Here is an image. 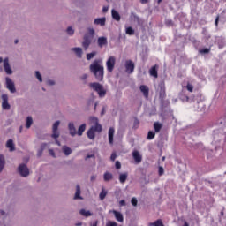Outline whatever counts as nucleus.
Listing matches in <instances>:
<instances>
[{"label":"nucleus","instance_id":"obj_20","mask_svg":"<svg viewBox=\"0 0 226 226\" xmlns=\"http://www.w3.org/2000/svg\"><path fill=\"white\" fill-rule=\"evenodd\" d=\"M69 132H70V135H72V137H75V135H77V130L75 129V124H73V123H69Z\"/></svg>","mask_w":226,"mask_h":226},{"label":"nucleus","instance_id":"obj_5","mask_svg":"<svg viewBox=\"0 0 226 226\" xmlns=\"http://www.w3.org/2000/svg\"><path fill=\"white\" fill-rule=\"evenodd\" d=\"M106 68L109 73L114 72V68H116V56H112L108 58L106 61Z\"/></svg>","mask_w":226,"mask_h":226},{"label":"nucleus","instance_id":"obj_1","mask_svg":"<svg viewBox=\"0 0 226 226\" xmlns=\"http://www.w3.org/2000/svg\"><path fill=\"white\" fill-rule=\"evenodd\" d=\"M89 70L98 82H102V80H103L105 68L103 67V61L102 59L94 60L89 66Z\"/></svg>","mask_w":226,"mask_h":226},{"label":"nucleus","instance_id":"obj_36","mask_svg":"<svg viewBox=\"0 0 226 226\" xmlns=\"http://www.w3.org/2000/svg\"><path fill=\"white\" fill-rule=\"evenodd\" d=\"M94 56H96V52H92V53H87V61H91V59H93V57H94Z\"/></svg>","mask_w":226,"mask_h":226},{"label":"nucleus","instance_id":"obj_48","mask_svg":"<svg viewBox=\"0 0 226 226\" xmlns=\"http://www.w3.org/2000/svg\"><path fill=\"white\" fill-rule=\"evenodd\" d=\"M49 153L50 156H52L53 158H56V153L52 149H49Z\"/></svg>","mask_w":226,"mask_h":226},{"label":"nucleus","instance_id":"obj_28","mask_svg":"<svg viewBox=\"0 0 226 226\" xmlns=\"http://www.w3.org/2000/svg\"><path fill=\"white\" fill-rule=\"evenodd\" d=\"M72 50L78 57H82V48H72Z\"/></svg>","mask_w":226,"mask_h":226},{"label":"nucleus","instance_id":"obj_6","mask_svg":"<svg viewBox=\"0 0 226 226\" xmlns=\"http://www.w3.org/2000/svg\"><path fill=\"white\" fill-rule=\"evenodd\" d=\"M18 171L22 177H27V176H29V169L26 164H20L18 168Z\"/></svg>","mask_w":226,"mask_h":226},{"label":"nucleus","instance_id":"obj_51","mask_svg":"<svg viewBox=\"0 0 226 226\" xmlns=\"http://www.w3.org/2000/svg\"><path fill=\"white\" fill-rule=\"evenodd\" d=\"M89 158H94H94H95L94 154L87 155V157L85 158V160H89Z\"/></svg>","mask_w":226,"mask_h":226},{"label":"nucleus","instance_id":"obj_31","mask_svg":"<svg viewBox=\"0 0 226 226\" xmlns=\"http://www.w3.org/2000/svg\"><path fill=\"white\" fill-rule=\"evenodd\" d=\"M108 193L109 192H107V190L102 188L101 193L99 194V197H100L101 200H103L105 199V197H107Z\"/></svg>","mask_w":226,"mask_h":226},{"label":"nucleus","instance_id":"obj_26","mask_svg":"<svg viewBox=\"0 0 226 226\" xmlns=\"http://www.w3.org/2000/svg\"><path fill=\"white\" fill-rule=\"evenodd\" d=\"M63 153L65 154V156H70L72 153V148H70L68 146H64L62 147Z\"/></svg>","mask_w":226,"mask_h":226},{"label":"nucleus","instance_id":"obj_58","mask_svg":"<svg viewBox=\"0 0 226 226\" xmlns=\"http://www.w3.org/2000/svg\"><path fill=\"white\" fill-rule=\"evenodd\" d=\"M83 79H87V74H84V75H83Z\"/></svg>","mask_w":226,"mask_h":226},{"label":"nucleus","instance_id":"obj_7","mask_svg":"<svg viewBox=\"0 0 226 226\" xmlns=\"http://www.w3.org/2000/svg\"><path fill=\"white\" fill-rule=\"evenodd\" d=\"M60 123H61V122L56 121V122H55V124H53V127H52V132H53V133H52V135H51L52 139H59V131H57V130H58V128H59Z\"/></svg>","mask_w":226,"mask_h":226},{"label":"nucleus","instance_id":"obj_34","mask_svg":"<svg viewBox=\"0 0 226 226\" xmlns=\"http://www.w3.org/2000/svg\"><path fill=\"white\" fill-rule=\"evenodd\" d=\"M126 34H129L130 36H133L135 34V30L132 26H129L125 30Z\"/></svg>","mask_w":226,"mask_h":226},{"label":"nucleus","instance_id":"obj_46","mask_svg":"<svg viewBox=\"0 0 226 226\" xmlns=\"http://www.w3.org/2000/svg\"><path fill=\"white\" fill-rule=\"evenodd\" d=\"M115 167L117 170H119V169H121V162H119V161H117L115 163Z\"/></svg>","mask_w":226,"mask_h":226},{"label":"nucleus","instance_id":"obj_54","mask_svg":"<svg viewBox=\"0 0 226 226\" xmlns=\"http://www.w3.org/2000/svg\"><path fill=\"white\" fill-rule=\"evenodd\" d=\"M107 11H109V6H104V7L102 8V12H103V13H107Z\"/></svg>","mask_w":226,"mask_h":226},{"label":"nucleus","instance_id":"obj_3","mask_svg":"<svg viewBox=\"0 0 226 226\" xmlns=\"http://www.w3.org/2000/svg\"><path fill=\"white\" fill-rule=\"evenodd\" d=\"M93 38H94V30L93 28H88V32L85 34L82 42V47L85 50L89 49V46L93 41Z\"/></svg>","mask_w":226,"mask_h":226},{"label":"nucleus","instance_id":"obj_4","mask_svg":"<svg viewBox=\"0 0 226 226\" xmlns=\"http://www.w3.org/2000/svg\"><path fill=\"white\" fill-rule=\"evenodd\" d=\"M89 87L95 91V93L99 94L100 98H104V96L107 94V90H105V88H103V86L98 82L89 83Z\"/></svg>","mask_w":226,"mask_h":226},{"label":"nucleus","instance_id":"obj_11","mask_svg":"<svg viewBox=\"0 0 226 226\" xmlns=\"http://www.w3.org/2000/svg\"><path fill=\"white\" fill-rule=\"evenodd\" d=\"M4 72L7 73V75H11V73H13L11 67H10V62H9L8 58H4Z\"/></svg>","mask_w":226,"mask_h":226},{"label":"nucleus","instance_id":"obj_53","mask_svg":"<svg viewBox=\"0 0 226 226\" xmlns=\"http://www.w3.org/2000/svg\"><path fill=\"white\" fill-rule=\"evenodd\" d=\"M219 21H220V16H217V17L215 18V22L216 27H218V22H219Z\"/></svg>","mask_w":226,"mask_h":226},{"label":"nucleus","instance_id":"obj_50","mask_svg":"<svg viewBox=\"0 0 226 226\" xmlns=\"http://www.w3.org/2000/svg\"><path fill=\"white\" fill-rule=\"evenodd\" d=\"M119 206L123 207V206H126V201L124 200H121L119 201Z\"/></svg>","mask_w":226,"mask_h":226},{"label":"nucleus","instance_id":"obj_13","mask_svg":"<svg viewBox=\"0 0 226 226\" xmlns=\"http://www.w3.org/2000/svg\"><path fill=\"white\" fill-rule=\"evenodd\" d=\"M114 133H116V130L114 129V127H110L108 132L109 143L110 144V146H114Z\"/></svg>","mask_w":226,"mask_h":226},{"label":"nucleus","instance_id":"obj_60","mask_svg":"<svg viewBox=\"0 0 226 226\" xmlns=\"http://www.w3.org/2000/svg\"><path fill=\"white\" fill-rule=\"evenodd\" d=\"M162 1H163V0H157L158 4H160V3H162Z\"/></svg>","mask_w":226,"mask_h":226},{"label":"nucleus","instance_id":"obj_18","mask_svg":"<svg viewBox=\"0 0 226 226\" xmlns=\"http://www.w3.org/2000/svg\"><path fill=\"white\" fill-rule=\"evenodd\" d=\"M111 17L113 20H116L117 22H119L121 20V15L115 9L111 10Z\"/></svg>","mask_w":226,"mask_h":226},{"label":"nucleus","instance_id":"obj_42","mask_svg":"<svg viewBox=\"0 0 226 226\" xmlns=\"http://www.w3.org/2000/svg\"><path fill=\"white\" fill-rule=\"evenodd\" d=\"M66 31H67V34H69L71 36L73 35V34L75 33V30H73L72 26H69Z\"/></svg>","mask_w":226,"mask_h":226},{"label":"nucleus","instance_id":"obj_41","mask_svg":"<svg viewBox=\"0 0 226 226\" xmlns=\"http://www.w3.org/2000/svg\"><path fill=\"white\" fill-rule=\"evenodd\" d=\"M200 54H209V52H211L210 49L205 48L201 50H200Z\"/></svg>","mask_w":226,"mask_h":226},{"label":"nucleus","instance_id":"obj_40","mask_svg":"<svg viewBox=\"0 0 226 226\" xmlns=\"http://www.w3.org/2000/svg\"><path fill=\"white\" fill-rule=\"evenodd\" d=\"M186 89H187V91H189V93H193V85L187 84Z\"/></svg>","mask_w":226,"mask_h":226},{"label":"nucleus","instance_id":"obj_9","mask_svg":"<svg viewBox=\"0 0 226 226\" xmlns=\"http://www.w3.org/2000/svg\"><path fill=\"white\" fill-rule=\"evenodd\" d=\"M2 100H3L2 109L4 110H10L11 106H10V103H8V95L3 94L2 95Z\"/></svg>","mask_w":226,"mask_h":226},{"label":"nucleus","instance_id":"obj_19","mask_svg":"<svg viewBox=\"0 0 226 226\" xmlns=\"http://www.w3.org/2000/svg\"><path fill=\"white\" fill-rule=\"evenodd\" d=\"M114 216L117 220V222H124V217H123V214L121 212H117L116 210L113 211Z\"/></svg>","mask_w":226,"mask_h":226},{"label":"nucleus","instance_id":"obj_44","mask_svg":"<svg viewBox=\"0 0 226 226\" xmlns=\"http://www.w3.org/2000/svg\"><path fill=\"white\" fill-rule=\"evenodd\" d=\"M116 158H117V154H116V152H113L110 156L111 162H116Z\"/></svg>","mask_w":226,"mask_h":226},{"label":"nucleus","instance_id":"obj_33","mask_svg":"<svg viewBox=\"0 0 226 226\" xmlns=\"http://www.w3.org/2000/svg\"><path fill=\"white\" fill-rule=\"evenodd\" d=\"M74 199H82V197H80V185L76 186V193Z\"/></svg>","mask_w":226,"mask_h":226},{"label":"nucleus","instance_id":"obj_61","mask_svg":"<svg viewBox=\"0 0 226 226\" xmlns=\"http://www.w3.org/2000/svg\"><path fill=\"white\" fill-rule=\"evenodd\" d=\"M98 103L94 104V110H96V107H97Z\"/></svg>","mask_w":226,"mask_h":226},{"label":"nucleus","instance_id":"obj_24","mask_svg":"<svg viewBox=\"0 0 226 226\" xmlns=\"http://www.w3.org/2000/svg\"><path fill=\"white\" fill-rule=\"evenodd\" d=\"M6 147H8L10 151H15V144H13V139H9L7 141Z\"/></svg>","mask_w":226,"mask_h":226},{"label":"nucleus","instance_id":"obj_49","mask_svg":"<svg viewBox=\"0 0 226 226\" xmlns=\"http://www.w3.org/2000/svg\"><path fill=\"white\" fill-rule=\"evenodd\" d=\"M163 172H164L163 167H159V176H163Z\"/></svg>","mask_w":226,"mask_h":226},{"label":"nucleus","instance_id":"obj_38","mask_svg":"<svg viewBox=\"0 0 226 226\" xmlns=\"http://www.w3.org/2000/svg\"><path fill=\"white\" fill-rule=\"evenodd\" d=\"M221 20L222 22H226V11H223L222 13H221Z\"/></svg>","mask_w":226,"mask_h":226},{"label":"nucleus","instance_id":"obj_35","mask_svg":"<svg viewBox=\"0 0 226 226\" xmlns=\"http://www.w3.org/2000/svg\"><path fill=\"white\" fill-rule=\"evenodd\" d=\"M32 124H33V117H26V128H31V125H32Z\"/></svg>","mask_w":226,"mask_h":226},{"label":"nucleus","instance_id":"obj_55","mask_svg":"<svg viewBox=\"0 0 226 226\" xmlns=\"http://www.w3.org/2000/svg\"><path fill=\"white\" fill-rule=\"evenodd\" d=\"M141 4H147L149 3V0H140Z\"/></svg>","mask_w":226,"mask_h":226},{"label":"nucleus","instance_id":"obj_27","mask_svg":"<svg viewBox=\"0 0 226 226\" xmlns=\"http://www.w3.org/2000/svg\"><path fill=\"white\" fill-rule=\"evenodd\" d=\"M6 163L4 160V155L0 154V172H3V169H4V164Z\"/></svg>","mask_w":226,"mask_h":226},{"label":"nucleus","instance_id":"obj_22","mask_svg":"<svg viewBox=\"0 0 226 226\" xmlns=\"http://www.w3.org/2000/svg\"><path fill=\"white\" fill-rule=\"evenodd\" d=\"M162 127H163V124H162L160 122L154 123V128L155 133H159V132L162 130Z\"/></svg>","mask_w":226,"mask_h":226},{"label":"nucleus","instance_id":"obj_43","mask_svg":"<svg viewBox=\"0 0 226 226\" xmlns=\"http://www.w3.org/2000/svg\"><path fill=\"white\" fill-rule=\"evenodd\" d=\"M138 202L137 198H132L131 204L134 206V207H137Z\"/></svg>","mask_w":226,"mask_h":226},{"label":"nucleus","instance_id":"obj_16","mask_svg":"<svg viewBox=\"0 0 226 226\" xmlns=\"http://www.w3.org/2000/svg\"><path fill=\"white\" fill-rule=\"evenodd\" d=\"M139 89L141 93H143V96H145V98H149V87L147 86L141 85Z\"/></svg>","mask_w":226,"mask_h":226},{"label":"nucleus","instance_id":"obj_12","mask_svg":"<svg viewBox=\"0 0 226 226\" xmlns=\"http://www.w3.org/2000/svg\"><path fill=\"white\" fill-rule=\"evenodd\" d=\"M6 86H7V89H9L11 93H15V91H17L15 89V83H13V81L10 78H6Z\"/></svg>","mask_w":226,"mask_h":226},{"label":"nucleus","instance_id":"obj_21","mask_svg":"<svg viewBox=\"0 0 226 226\" xmlns=\"http://www.w3.org/2000/svg\"><path fill=\"white\" fill-rule=\"evenodd\" d=\"M79 215H81V216H85V218H89V216H93V213H91V211L89 210L87 211L84 208L79 210Z\"/></svg>","mask_w":226,"mask_h":226},{"label":"nucleus","instance_id":"obj_45","mask_svg":"<svg viewBox=\"0 0 226 226\" xmlns=\"http://www.w3.org/2000/svg\"><path fill=\"white\" fill-rule=\"evenodd\" d=\"M106 226H117V223L115 222H112V221H109V222L106 223Z\"/></svg>","mask_w":226,"mask_h":226},{"label":"nucleus","instance_id":"obj_56","mask_svg":"<svg viewBox=\"0 0 226 226\" xmlns=\"http://www.w3.org/2000/svg\"><path fill=\"white\" fill-rule=\"evenodd\" d=\"M91 181H95L96 180V176L93 175L91 177H90Z\"/></svg>","mask_w":226,"mask_h":226},{"label":"nucleus","instance_id":"obj_57","mask_svg":"<svg viewBox=\"0 0 226 226\" xmlns=\"http://www.w3.org/2000/svg\"><path fill=\"white\" fill-rule=\"evenodd\" d=\"M93 226H98V221H95V222L93 223Z\"/></svg>","mask_w":226,"mask_h":226},{"label":"nucleus","instance_id":"obj_8","mask_svg":"<svg viewBox=\"0 0 226 226\" xmlns=\"http://www.w3.org/2000/svg\"><path fill=\"white\" fill-rule=\"evenodd\" d=\"M134 71H135V64L132 60H127L125 62V72H126V73L131 74Z\"/></svg>","mask_w":226,"mask_h":226},{"label":"nucleus","instance_id":"obj_17","mask_svg":"<svg viewBox=\"0 0 226 226\" xmlns=\"http://www.w3.org/2000/svg\"><path fill=\"white\" fill-rule=\"evenodd\" d=\"M106 22H107V18H105V17L104 18H97L94 19V24L95 26H105Z\"/></svg>","mask_w":226,"mask_h":226},{"label":"nucleus","instance_id":"obj_29","mask_svg":"<svg viewBox=\"0 0 226 226\" xmlns=\"http://www.w3.org/2000/svg\"><path fill=\"white\" fill-rule=\"evenodd\" d=\"M160 87V96H165V83H161L159 85Z\"/></svg>","mask_w":226,"mask_h":226},{"label":"nucleus","instance_id":"obj_39","mask_svg":"<svg viewBox=\"0 0 226 226\" xmlns=\"http://www.w3.org/2000/svg\"><path fill=\"white\" fill-rule=\"evenodd\" d=\"M166 26H168V27H172V26H174V21H172V19H168L165 22Z\"/></svg>","mask_w":226,"mask_h":226},{"label":"nucleus","instance_id":"obj_14","mask_svg":"<svg viewBox=\"0 0 226 226\" xmlns=\"http://www.w3.org/2000/svg\"><path fill=\"white\" fill-rule=\"evenodd\" d=\"M109 42L107 41V37L102 36L97 39V45L100 49H103L105 45H107Z\"/></svg>","mask_w":226,"mask_h":226},{"label":"nucleus","instance_id":"obj_59","mask_svg":"<svg viewBox=\"0 0 226 226\" xmlns=\"http://www.w3.org/2000/svg\"><path fill=\"white\" fill-rule=\"evenodd\" d=\"M183 226H190V224H188L186 222H185Z\"/></svg>","mask_w":226,"mask_h":226},{"label":"nucleus","instance_id":"obj_2","mask_svg":"<svg viewBox=\"0 0 226 226\" xmlns=\"http://www.w3.org/2000/svg\"><path fill=\"white\" fill-rule=\"evenodd\" d=\"M89 121L91 124H94V126H92L87 131V135L90 140H94V137H96L94 132H98V133H100L102 132V124L98 123V117H90Z\"/></svg>","mask_w":226,"mask_h":226},{"label":"nucleus","instance_id":"obj_23","mask_svg":"<svg viewBox=\"0 0 226 226\" xmlns=\"http://www.w3.org/2000/svg\"><path fill=\"white\" fill-rule=\"evenodd\" d=\"M114 178V176L112 175V173L109 172V171H106L104 173V176H103V179L104 181L108 182V181H111V179Z\"/></svg>","mask_w":226,"mask_h":226},{"label":"nucleus","instance_id":"obj_63","mask_svg":"<svg viewBox=\"0 0 226 226\" xmlns=\"http://www.w3.org/2000/svg\"><path fill=\"white\" fill-rule=\"evenodd\" d=\"M0 63H3V57H0Z\"/></svg>","mask_w":226,"mask_h":226},{"label":"nucleus","instance_id":"obj_30","mask_svg":"<svg viewBox=\"0 0 226 226\" xmlns=\"http://www.w3.org/2000/svg\"><path fill=\"white\" fill-rule=\"evenodd\" d=\"M86 132V124H81L78 129V135H82Z\"/></svg>","mask_w":226,"mask_h":226},{"label":"nucleus","instance_id":"obj_62","mask_svg":"<svg viewBox=\"0 0 226 226\" xmlns=\"http://www.w3.org/2000/svg\"><path fill=\"white\" fill-rule=\"evenodd\" d=\"M14 43H15V44L19 43V40H16V41H14Z\"/></svg>","mask_w":226,"mask_h":226},{"label":"nucleus","instance_id":"obj_52","mask_svg":"<svg viewBox=\"0 0 226 226\" xmlns=\"http://www.w3.org/2000/svg\"><path fill=\"white\" fill-rule=\"evenodd\" d=\"M54 84H56V83L54 82V80H50V79H49V80L47 81V85H48V86H54Z\"/></svg>","mask_w":226,"mask_h":226},{"label":"nucleus","instance_id":"obj_25","mask_svg":"<svg viewBox=\"0 0 226 226\" xmlns=\"http://www.w3.org/2000/svg\"><path fill=\"white\" fill-rule=\"evenodd\" d=\"M126 179H128V173L127 172L122 173V174L119 175L120 183H122V184L126 183Z\"/></svg>","mask_w":226,"mask_h":226},{"label":"nucleus","instance_id":"obj_32","mask_svg":"<svg viewBox=\"0 0 226 226\" xmlns=\"http://www.w3.org/2000/svg\"><path fill=\"white\" fill-rule=\"evenodd\" d=\"M154 137H156V132H153V131H149L148 134H147V140H153V139H154Z\"/></svg>","mask_w":226,"mask_h":226},{"label":"nucleus","instance_id":"obj_47","mask_svg":"<svg viewBox=\"0 0 226 226\" xmlns=\"http://www.w3.org/2000/svg\"><path fill=\"white\" fill-rule=\"evenodd\" d=\"M139 124H140V122L139 121V119H135L134 120V128H139Z\"/></svg>","mask_w":226,"mask_h":226},{"label":"nucleus","instance_id":"obj_15","mask_svg":"<svg viewBox=\"0 0 226 226\" xmlns=\"http://www.w3.org/2000/svg\"><path fill=\"white\" fill-rule=\"evenodd\" d=\"M149 73L151 77H154V79H158V66L156 64L152 66L149 70Z\"/></svg>","mask_w":226,"mask_h":226},{"label":"nucleus","instance_id":"obj_37","mask_svg":"<svg viewBox=\"0 0 226 226\" xmlns=\"http://www.w3.org/2000/svg\"><path fill=\"white\" fill-rule=\"evenodd\" d=\"M35 77L38 79L39 82H43V79L41 78V74H40L39 71L35 72Z\"/></svg>","mask_w":226,"mask_h":226},{"label":"nucleus","instance_id":"obj_10","mask_svg":"<svg viewBox=\"0 0 226 226\" xmlns=\"http://www.w3.org/2000/svg\"><path fill=\"white\" fill-rule=\"evenodd\" d=\"M132 158L137 165L142 162V155L137 150H134L132 152Z\"/></svg>","mask_w":226,"mask_h":226},{"label":"nucleus","instance_id":"obj_64","mask_svg":"<svg viewBox=\"0 0 226 226\" xmlns=\"http://www.w3.org/2000/svg\"><path fill=\"white\" fill-rule=\"evenodd\" d=\"M44 146H47V144H42L41 147H43Z\"/></svg>","mask_w":226,"mask_h":226}]
</instances>
